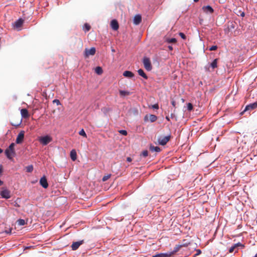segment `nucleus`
<instances>
[{
  "label": "nucleus",
  "mask_w": 257,
  "mask_h": 257,
  "mask_svg": "<svg viewBox=\"0 0 257 257\" xmlns=\"http://www.w3.org/2000/svg\"><path fill=\"white\" fill-rule=\"evenodd\" d=\"M3 183V182L0 180V186L2 185Z\"/></svg>",
  "instance_id": "obj_45"
},
{
  "label": "nucleus",
  "mask_w": 257,
  "mask_h": 257,
  "mask_svg": "<svg viewBox=\"0 0 257 257\" xmlns=\"http://www.w3.org/2000/svg\"><path fill=\"white\" fill-rule=\"evenodd\" d=\"M39 141L41 144L46 146L52 141V138L49 136H46L40 138Z\"/></svg>",
  "instance_id": "obj_2"
},
{
  "label": "nucleus",
  "mask_w": 257,
  "mask_h": 257,
  "mask_svg": "<svg viewBox=\"0 0 257 257\" xmlns=\"http://www.w3.org/2000/svg\"><path fill=\"white\" fill-rule=\"evenodd\" d=\"M236 247H238V246H244L243 245H242L241 243H240V242H238V243H237L235 244H234Z\"/></svg>",
  "instance_id": "obj_39"
},
{
  "label": "nucleus",
  "mask_w": 257,
  "mask_h": 257,
  "mask_svg": "<svg viewBox=\"0 0 257 257\" xmlns=\"http://www.w3.org/2000/svg\"><path fill=\"white\" fill-rule=\"evenodd\" d=\"M187 108L189 111H191L193 108V105L191 103H188L187 104Z\"/></svg>",
  "instance_id": "obj_32"
},
{
  "label": "nucleus",
  "mask_w": 257,
  "mask_h": 257,
  "mask_svg": "<svg viewBox=\"0 0 257 257\" xmlns=\"http://www.w3.org/2000/svg\"><path fill=\"white\" fill-rule=\"evenodd\" d=\"M70 157L73 161H75L77 158L76 152L74 150H72L70 152Z\"/></svg>",
  "instance_id": "obj_19"
},
{
  "label": "nucleus",
  "mask_w": 257,
  "mask_h": 257,
  "mask_svg": "<svg viewBox=\"0 0 257 257\" xmlns=\"http://www.w3.org/2000/svg\"><path fill=\"white\" fill-rule=\"evenodd\" d=\"M24 21V20L22 19H19L15 22L14 24V26L16 28H19L22 26Z\"/></svg>",
  "instance_id": "obj_14"
},
{
  "label": "nucleus",
  "mask_w": 257,
  "mask_h": 257,
  "mask_svg": "<svg viewBox=\"0 0 257 257\" xmlns=\"http://www.w3.org/2000/svg\"><path fill=\"white\" fill-rule=\"evenodd\" d=\"M118 132L119 133V134H120L121 135H122L123 136H126L127 134V133L126 131H125V130H119L118 131Z\"/></svg>",
  "instance_id": "obj_31"
},
{
  "label": "nucleus",
  "mask_w": 257,
  "mask_h": 257,
  "mask_svg": "<svg viewBox=\"0 0 257 257\" xmlns=\"http://www.w3.org/2000/svg\"><path fill=\"white\" fill-rule=\"evenodd\" d=\"M0 195L2 198L5 199H9L11 197V191L6 188H2V190L0 192Z\"/></svg>",
  "instance_id": "obj_5"
},
{
  "label": "nucleus",
  "mask_w": 257,
  "mask_h": 257,
  "mask_svg": "<svg viewBox=\"0 0 257 257\" xmlns=\"http://www.w3.org/2000/svg\"><path fill=\"white\" fill-rule=\"evenodd\" d=\"M166 119L168 120V121H170V118H169V117L167 116H166Z\"/></svg>",
  "instance_id": "obj_44"
},
{
  "label": "nucleus",
  "mask_w": 257,
  "mask_h": 257,
  "mask_svg": "<svg viewBox=\"0 0 257 257\" xmlns=\"http://www.w3.org/2000/svg\"><path fill=\"white\" fill-rule=\"evenodd\" d=\"M154 109H158L159 108V105L158 104H155L152 106Z\"/></svg>",
  "instance_id": "obj_38"
},
{
  "label": "nucleus",
  "mask_w": 257,
  "mask_h": 257,
  "mask_svg": "<svg viewBox=\"0 0 257 257\" xmlns=\"http://www.w3.org/2000/svg\"><path fill=\"white\" fill-rule=\"evenodd\" d=\"M143 63L145 68L147 71H151L152 69V66L151 63V61L149 58L144 57L143 58Z\"/></svg>",
  "instance_id": "obj_3"
},
{
  "label": "nucleus",
  "mask_w": 257,
  "mask_h": 257,
  "mask_svg": "<svg viewBox=\"0 0 257 257\" xmlns=\"http://www.w3.org/2000/svg\"><path fill=\"white\" fill-rule=\"evenodd\" d=\"M142 155L144 157H146L147 156H148V152L146 150V151H144L143 152H142Z\"/></svg>",
  "instance_id": "obj_37"
},
{
  "label": "nucleus",
  "mask_w": 257,
  "mask_h": 257,
  "mask_svg": "<svg viewBox=\"0 0 257 257\" xmlns=\"http://www.w3.org/2000/svg\"><path fill=\"white\" fill-rule=\"evenodd\" d=\"M171 103L172 104V105L174 106V107H175L176 106V102L174 101V100H172L171 101Z\"/></svg>",
  "instance_id": "obj_41"
},
{
  "label": "nucleus",
  "mask_w": 257,
  "mask_h": 257,
  "mask_svg": "<svg viewBox=\"0 0 257 257\" xmlns=\"http://www.w3.org/2000/svg\"><path fill=\"white\" fill-rule=\"evenodd\" d=\"M177 251V249H176V250L174 251V252H176Z\"/></svg>",
  "instance_id": "obj_49"
},
{
  "label": "nucleus",
  "mask_w": 257,
  "mask_h": 257,
  "mask_svg": "<svg viewBox=\"0 0 257 257\" xmlns=\"http://www.w3.org/2000/svg\"><path fill=\"white\" fill-rule=\"evenodd\" d=\"M138 74L140 76H141L142 77H143L145 79H148V76L145 74V73L144 72V70L143 69H139L138 71Z\"/></svg>",
  "instance_id": "obj_20"
},
{
  "label": "nucleus",
  "mask_w": 257,
  "mask_h": 257,
  "mask_svg": "<svg viewBox=\"0 0 257 257\" xmlns=\"http://www.w3.org/2000/svg\"><path fill=\"white\" fill-rule=\"evenodd\" d=\"M24 138V132L21 131L18 135L16 142L17 144H21Z\"/></svg>",
  "instance_id": "obj_9"
},
{
  "label": "nucleus",
  "mask_w": 257,
  "mask_h": 257,
  "mask_svg": "<svg viewBox=\"0 0 257 257\" xmlns=\"http://www.w3.org/2000/svg\"><path fill=\"white\" fill-rule=\"evenodd\" d=\"M40 184L44 188L46 189L48 188V183L45 176H43L41 178L40 180Z\"/></svg>",
  "instance_id": "obj_8"
},
{
  "label": "nucleus",
  "mask_w": 257,
  "mask_h": 257,
  "mask_svg": "<svg viewBox=\"0 0 257 257\" xmlns=\"http://www.w3.org/2000/svg\"><path fill=\"white\" fill-rule=\"evenodd\" d=\"M236 247L234 245H233L232 246H231L230 248H229V252L230 253H232L234 250L235 249V248H236Z\"/></svg>",
  "instance_id": "obj_34"
},
{
  "label": "nucleus",
  "mask_w": 257,
  "mask_h": 257,
  "mask_svg": "<svg viewBox=\"0 0 257 257\" xmlns=\"http://www.w3.org/2000/svg\"><path fill=\"white\" fill-rule=\"evenodd\" d=\"M53 102L54 103H56L57 105H59L61 104L60 103V101L58 100V99H54L53 101Z\"/></svg>",
  "instance_id": "obj_35"
},
{
  "label": "nucleus",
  "mask_w": 257,
  "mask_h": 257,
  "mask_svg": "<svg viewBox=\"0 0 257 257\" xmlns=\"http://www.w3.org/2000/svg\"><path fill=\"white\" fill-rule=\"evenodd\" d=\"M22 116L24 118H28L29 116L28 111L27 109L23 108L21 110Z\"/></svg>",
  "instance_id": "obj_16"
},
{
  "label": "nucleus",
  "mask_w": 257,
  "mask_h": 257,
  "mask_svg": "<svg viewBox=\"0 0 257 257\" xmlns=\"http://www.w3.org/2000/svg\"><path fill=\"white\" fill-rule=\"evenodd\" d=\"M217 48V46H212L211 47L209 48L210 51H214L216 50Z\"/></svg>",
  "instance_id": "obj_36"
},
{
  "label": "nucleus",
  "mask_w": 257,
  "mask_h": 257,
  "mask_svg": "<svg viewBox=\"0 0 257 257\" xmlns=\"http://www.w3.org/2000/svg\"><path fill=\"white\" fill-rule=\"evenodd\" d=\"M126 161L128 162H131L132 161V159L131 157H127L126 158Z\"/></svg>",
  "instance_id": "obj_42"
},
{
  "label": "nucleus",
  "mask_w": 257,
  "mask_h": 257,
  "mask_svg": "<svg viewBox=\"0 0 257 257\" xmlns=\"http://www.w3.org/2000/svg\"><path fill=\"white\" fill-rule=\"evenodd\" d=\"M119 94L121 96H125L131 94V92L127 91L120 90L119 91Z\"/></svg>",
  "instance_id": "obj_22"
},
{
  "label": "nucleus",
  "mask_w": 257,
  "mask_h": 257,
  "mask_svg": "<svg viewBox=\"0 0 257 257\" xmlns=\"http://www.w3.org/2000/svg\"><path fill=\"white\" fill-rule=\"evenodd\" d=\"M123 75L128 78H132L134 76V73L130 71H125L123 73Z\"/></svg>",
  "instance_id": "obj_18"
},
{
  "label": "nucleus",
  "mask_w": 257,
  "mask_h": 257,
  "mask_svg": "<svg viewBox=\"0 0 257 257\" xmlns=\"http://www.w3.org/2000/svg\"><path fill=\"white\" fill-rule=\"evenodd\" d=\"M194 1L195 2H198L199 1V0H194Z\"/></svg>",
  "instance_id": "obj_48"
},
{
  "label": "nucleus",
  "mask_w": 257,
  "mask_h": 257,
  "mask_svg": "<svg viewBox=\"0 0 257 257\" xmlns=\"http://www.w3.org/2000/svg\"><path fill=\"white\" fill-rule=\"evenodd\" d=\"M3 152V150L0 148V154Z\"/></svg>",
  "instance_id": "obj_47"
},
{
  "label": "nucleus",
  "mask_w": 257,
  "mask_h": 257,
  "mask_svg": "<svg viewBox=\"0 0 257 257\" xmlns=\"http://www.w3.org/2000/svg\"><path fill=\"white\" fill-rule=\"evenodd\" d=\"M257 107V101L253 103L249 104L246 106L243 111H246L249 110H253Z\"/></svg>",
  "instance_id": "obj_11"
},
{
  "label": "nucleus",
  "mask_w": 257,
  "mask_h": 257,
  "mask_svg": "<svg viewBox=\"0 0 257 257\" xmlns=\"http://www.w3.org/2000/svg\"><path fill=\"white\" fill-rule=\"evenodd\" d=\"M95 72L97 74H99V75L101 74L103 72L102 69L101 67H100L99 66L96 67L95 69Z\"/></svg>",
  "instance_id": "obj_25"
},
{
  "label": "nucleus",
  "mask_w": 257,
  "mask_h": 257,
  "mask_svg": "<svg viewBox=\"0 0 257 257\" xmlns=\"http://www.w3.org/2000/svg\"><path fill=\"white\" fill-rule=\"evenodd\" d=\"M167 42L169 43H175L177 40L175 38L168 39Z\"/></svg>",
  "instance_id": "obj_28"
},
{
  "label": "nucleus",
  "mask_w": 257,
  "mask_h": 257,
  "mask_svg": "<svg viewBox=\"0 0 257 257\" xmlns=\"http://www.w3.org/2000/svg\"><path fill=\"white\" fill-rule=\"evenodd\" d=\"M91 29V26L87 23H85L83 27V30L85 32H88Z\"/></svg>",
  "instance_id": "obj_23"
},
{
  "label": "nucleus",
  "mask_w": 257,
  "mask_h": 257,
  "mask_svg": "<svg viewBox=\"0 0 257 257\" xmlns=\"http://www.w3.org/2000/svg\"><path fill=\"white\" fill-rule=\"evenodd\" d=\"M142 22V17L140 15H137L134 17L133 23L135 25H139Z\"/></svg>",
  "instance_id": "obj_12"
},
{
  "label": "nucleus",
  "mask_w": 257,
  "mask_h": 257,
  "mask_svg": "<svg viewBox=\"0 0 257 257\" xmlns=\"http://www.w3.org/2000/svg\"><path fill=\"white\" fill-rule=\"evenodd\" d=\"M3 171V166L0 165V175L2 174Z\"/></svg>",
  "instance_id": "obj_40"
},
{
  "label": "nucleus",
  "mask_w": 257,
  "mask_h": 257,
  "mask_svg": "<svg viewBox=\"0 0 257 257\" xmlns=\"http://www.w3.org/2000/svg\"><path fill=\"white\" fill-rule=\"evenodd\" d=\"M96 50L94 47H92L90 49L86 48L84 51V56L88 57L89 56H93L95 54Z\"/></svg>",
  "instance_id": "obj_6"
},
{
  "label": "nucleus",
  "mask_w": 257,
  "mask_h": 257,
  "mask_svg": "<svg viewBox=\"0 0 257 257\" xmlns=\"http://www.w3.org/2000/svg\"><path fill=\"white\" fill-rule=\"evenodd\" d=\"M168 48L170 50L172 51L173 50V47L172 46H169Z\"/></svg>",
  "instance_id": "obj_43"
},
{
  "label": "nucleus",
  "mask_w": 257,
  "mask_h": 257,
  "mask_svg": "<svg viewBox=\"0 0 257 257\" xmlns=\"http://www.w3.org/2000/svg\"><path fill=\"white\" fill-rule=\"evenodd\" d=\"M157 119V116L154 114H150L149 116L146 115L144 118L145 121L149 120L151 122H154Z\"/></svg>",
  "instance_id": "obj_10"
},
{
  "label": "nucleus",
  "mask_w": 257,
  "mask_h": 257,
  "mask_svg": "<svg viewBox=\"0 0 257 257\" xmlns=\"http://www.w3.org/2000/svg\"><path fill=\"white\" fill-rule=\"evenodd\" d=\"M111 176L110 174L105 175L103 177L102 180L103 182L107 181Z\"/></svg>",
  "instance_id": "obj_30"
},
{
  "label": "nucleus",
  "mask_w": 257,
  "mask_h": 257,
  "mask_svg": "<svg viewBox=\"0 0 257 257\" xmlns=\"http://www.w3.org/2000/svg\"><path fill=\"white\" fill-rule=\"evenodd\" d=\"M179 36H180L182 39H184V40H185V39H186V37L184 33H182V32H180V33H179Z\"/></svg>",
  "instance_id": "obj_33"
},
{
  "label": "nucleus",
  "mask_w": 257,
  "mask_h": 257,
  "mask_svg": "<svg viewBox=\"0 0 257 257\" xmlns=\"http://www.w3.org/2000/svg\"><path fill=\"white\" fill-rule=\"evenodd\" d=\"M17 120L15 121H11V124L14 126H18L20 125L22 122V119H20V117L18 116L17 118Z\"/></svg>",
  "instance_id": "obj_17"
},
{
  "label": "nucleus",
  "mask_w": 257,
  "mask_h": 257,
  "mask_svg": "<svg viewBox=\"0 0 257 257\" xmlns=\"http://www.w3.org/2000/svg\"><path fill=\"white\" fill-rule=\"evenodd\" d=\"M203 11L205 13L209 12L210 14L213 13L214 10L210 6H204L202 8Z\"/></svg>",
  "instance_id": "obj_15"
},
{
  "label": "nucleus",
  "mask_w": 257,
  "mask_h": 257,
  "mask_svg": "<svg viewBox=\"0 0 257 257\" xmlns=\"http://www.w3.org/2000/svg\"><path fill=\"white\" fill-rule=\"evenodd\" d=\"M241 16L242 17H244V14L243 13H242L241 14Z\"/></svg>",
  "instance_id": "obj_46"
},
{
  "label": "nucleus",
  "mask_w": 257,
  "mask_h": 257,
  "mask_svg": "<svg viewBox=\"0 0 257 257\" xmlns=\"http://www.w3.org/2000/svg\"><path fill=\"white\" fill-rule=\"evenodd\" d=\"M171 135L165 137H160L158 139V142L161 145H165L170 140Z\"/></svg>",
  "instance_id": "obj_4"
},
{
  "label": "nucleus",
  "mask_w": 257,
  "mask_h": 257,
  "mask_svg": "<svg viewBox=\"0 0 257 257\" xmlns=\"http://www.w3.org/2000/svg\"><path fill=\"white\" fill-rule=\"evenodd\" d=\"M218 59H215L213 62L210 64V66L212 69H215L217 67Z\"/></svg>",
  "instance_id": "obj_24"
},
{
  "label": "nucleus",
  "mask_w": 257,
  "mask_h": 257,
  "mask_svg": "<svg viewBox=\"0 0 257 257\" xmlns=\"http://www.w3.org/2000/svg\"><path fill=\"white\" fill-rule=\"evenodd\" d=\"M26 171L27 172H32L33 170V166L32 165H29L26 167Z\"/></svg>",
  "instance_id": "obj_26"
},
{
  "label": "nucleus",
  "mask_w": 257,
  "mask_h": 257,
  "mask_svg": "<svg viewBox=\"0 0 257 257\" xmlns=\"http://www.w3.org/2000/svg\"><path fill=\"white\" fill-rule=\"evenodd\" d=\"M18 224L20 225H24L26 224L25 220L22 219H19L18 221Z\"/></svg>",
  "instance_id": "obj_27"
},
{
  "label": "nucleus",
  "mask_w": 257,
  "mask_h": 257,
  "mask_svg": "<svg viewBox=\"0 0 257 257\" xmlns=\"http://www.w3.org/2000/svg\"><path fill=\"white\" fill-rule=\"evenodd\" d=\"M83 242L84 241L83 240L79 241L73 242L71 246L72 249L73 250L77 249L83 243Z\"/></svg>",
  "instance_id": "obj_7"
},
{
  "label": "nucleus",
  "mask_w": 257,
  "mask_h": 257,
  "mask_svg": "<svg viewBox=\"0 0 257 257\" xmlns=\"http://www.w3.org/2000/svg\"><path fill=\"white\" fill-rule=\"evenodd\" d=\"M111 27L113 30H117L119 28L118 22L115 20H113L111 22Z\"/></svg>",
  "instance_id": "obj_13"
},
{
  "label": "nucleus",
  "mask_w": 257,
  "mask_h": 257,
  "mask_svg": "<svg viewBox=\"0 0 257 257\" xmlns=\"http://www.w3.org/2000/svg\"><path fill=\"white\" fill-rule=\"evenodd\" d=\"M15 144L12 143L9 147L5 150V154L9 159H12L16 155L15 151Z\"/></svg>",
  "instance_id": "obj_1"
},
{
  "label": "nucleus",
  "mask_w": 257,
  "mask_h": 257,
  "mask_svg": "<svg viewBox=\"0 0 257 257\" xmlns=\"http://www.w3.org/2000/svg\"><path fill=\"white\" fill-rule=\"evenodd\" d=\"M150 150L152 152H159L161 151V149L159 147H155L154 146H151L150 147Z\"/></svg>",
  "instance_id": "obj_21"
},
{
  "label": "nucleus",
  "mask_w": 257,
  "mask_h": 257,
  "mask_svg": "<svg viewBox=\"0 0 257 257\" xmlns=\"http://www.w3.org/2000/svg\"><path fill=\"white\" fill-rule=\"evenodd\" d=\"M79 134L80 136H82L84 137H85V138L87 137V135L83 129H82L81 131H80V132H79Z\"/></svg>",
  "instance_id": "obj_29"
}]
</instances>
